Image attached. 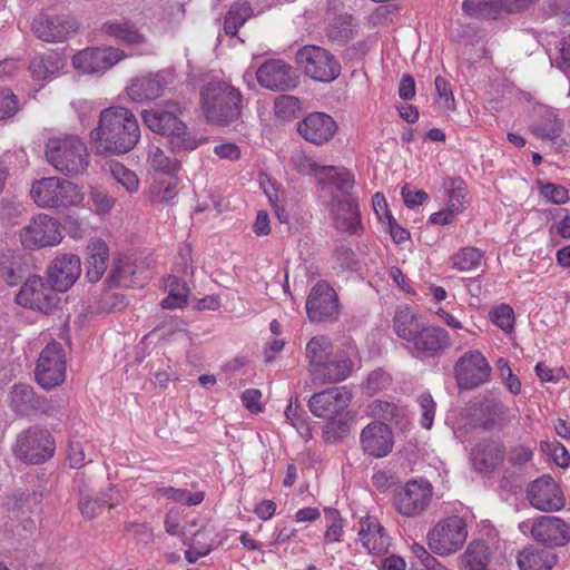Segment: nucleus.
<instances>
[{
    "label": "nucleus",
    "mask_w": 570,
    "mask_h": 570,
    "mask_svg": "<svg viewBox=\"0 0 570 570\" xmlns=\"http://www.w3.org/2000/svg\"><path fill=\"white\" fill-rule=\"evenodd\" d=\"M463 560L470 570H487L490 561L488 544L484 541H472L463 554Z\"/></svg>",
    "instance_id": "nucleus-41"
},
{
    "label": "nucleus",
    "mask_w": 570,
    "mask_h": 570,
    "mask_svg": "<svg viewBox=\"0 0 570 570\" xmlns=\"http://www.w3.org/2000/svg\"><path fill=\"white\" fill-rule=\"evenodd\" d=\"M527 498L537 510L551 512L561 510L566 500L559 484L550 475H541L527 489Z\"/></svg>",
    "instance_id": "nucleus-19"
},
{
    "label": "nucleus",
    "mask_w": 570,
    "mask_h": 570,
    "mask_svg": "<svg viewBox=\"0 0 570 570\" xmlns=\"http://www.w3.org/2000/svg\"><path fill=\"white\" fill-rule=\"evenodd\" d=\"M559 46V55L554 58L556 66L570 78V40L562 38Z\"/></svg>",
    "instance_id": "nucleus-64"
},
{
    "label": "nucleus",
    "mask_w": 570,
    "mask_h": 570,
    "mask_svg": "<svg viewBox=\"0 0 570 570\" xmlns=\"http://www.w3.org/2000/svg\"><path fill=\"white\" fill-rule=\"evenodd\" d=\"M60 67V60L53 56H36L29 65L32 77L37 80H46L55 75Z\"/></svg>",
    "instance_id": "nucleus-46"
},
{
    "label": "nucleus",
    "mask_w": 570,
    "mask_h": 570,
    "mask_svg": "<svg viewBox=\"0 0 570 570\" xmlns=\"http://www.w3.org/2000/svg\"><path fill=\"white\" fill-rule=\"evenodd\" d=\"M334 352V345L327 335L320 334L313 336L305 346V357L308 362L309 374L320 367Z\"/></svg>",
    "instance_id": "nucleus-36"
},
{
    "label": "nucleus",
    "mask_w": 570,
    "mask_h": 570,
    "mask_svg": "<svg viewBox=\"0 0 570 570\" xmlns=\"http://www.w3.org/2000/svg\"><path fill=\"white\" fill-rule=\"evenodd\" d=\"M363 451L374 458H384L393 449L394 440L391 429L383 422L367 424L360 436Z\"/></svg>",
    "instance_id": "nucleus-27"
},
{
    "label": "nucleus",
    "mask_w": 570,
    "mask_h": 570,
    "mask_svg": "<svg viewBox=\"0 0 570 570\" xmlns=\"http://www.w3.org/2000/svg\"><path fill=\"white\" fill-rule=\"evenodd\" d=\"M296 61L305 75L316 81L331 82L341 73L340 62L330 51L318 46L301 48Z\"/></svg>",
    "instance_id": "nucleus-11"
},
{
    "label": "nucleus",
    "mask_w": 570,
    "mask_h": 570,
    "mask_svg": "<svg viewBox=\"0 0 570 570\" xmlns=\"http://www.w3.org/2000/svg\"><path fill=\"white\" fill-rule=\"evenodd\" d=\"M177 179L170 175L155 181L150 189V199L155 204L171 205L177 196Z\"/></svg>",
    "instance_id": "nucleus-42"
},
{
    "label": "nucleus",
    "mask_w": 570,
    "mask_h": 570,
    "mask_svg": "<svg viewBox=\"0 0 570 570\" xmlns=\"http://www.w3.org/2000/svg\"><path fill=\"white\" fill-rule=\"evenodd\" d=\"M505 450L500 442L488 440L479 442L471 451L473 469L479 473H491L504 459Z\"/></svg>",
    "instance_id": "nucleus-30"
},
{
    "label": "nucleus",
    "mask_w": 570,
    "mask_h": 570,
    "mask_svg": "<svg viewBox=\"0 0 570 570\" xmlns=\"http://www.w3.org/2000/svg\"><path fill=\"white\" fill-rule=\"evenodd\" d=\"M330 210L333 214L334 225L337 229L356 234L363 228L360 218L358 203L352 195L343 198L333 196L330 202Z\"/></svg>",
    "instance_id": "nucleus-29"
},
{
    "label": "nucleus",
    "mask_w": 570,
    "mask_h": 570,
    "mask_svg": "<svg viewBox=\"0 0 570 570\" xmlns=\"http://www.w3.org/2000/svg\"><path fill=\"white\" fill-rule=\"evenodd\" d=\"M540 194L544 197L547 202L557 205L564 204L569 199L568 189L561 185H556L552 183L542 185L540 188Z\"/></svg>",
    "instance_id": "nucleus-61"
},
{
    "label": "nucleus",
    "mask_w": 570,
    "mask_h": 570,
    "mask_svg": "<svg viewBox=\"0 0 570 570\" xmlns=\"http://www.w3.org/2000/svg\"><path fill=\"white\" fill-rule=\"evenodd\" d=\"M81 274V262L77 255H58L48 268V277L58 292L69 289Z\"/></svg>",
    "instance_id": "nucleus-26"
},
{
    "label": "nucleus",
    "mask_w": 570,
    "mask_h": 570,
    "mask_svg": "<svg viewBox=\"0 0 570 570\" xmlns=\"http://www.w3.org/2000/svg\"><path fill=\"white\" fill-rule=\"evenodd\" d=\"M433 495V485L428 480H411L395 491L393 507L404 518H420L428 511Z\"/></svg>",
    "instance_id": "nucleus-8"
},
{
    "label": "nucleus",
    "mask_w": 570,
    "mask_h": 570,
    "mask_svg": "<svg viewBox=\"0 0 570 570\" xmlns=\"http://www.w3.org/2000/svg\"><path fill=\"white\" fill-rule=\"evenodd\" d=\"M453 372L459 389L473 390L489 381L491 366L480 351L471 350L458 358Z\"/></svg>",
    "instance_id": "nucleus-15"
},
{
    "label": "nucleus",
    "mask_w": 570,
    "mask_h": 570,
    "mask_svg": "<svg viewBox=\"0 0 570 570\" xmlns=\"http://www.w3.org/2000/svg\"><path fill=\"white\" fill-rule=\"evenodd\" d=\"M52 285L45 284L39 276H32L21 286L16 302L24 307L49 314L59 303V297Z\"/></svg>",
    "instance_id": "nucleus-18"
},
{
    "label": "nucleus",
    "mask_w": 570,
    "mask_h": 570,
    "mask_svg": "<svg viewBox=\"0 0 570 570\" xmlns=\"http://www.w3.org/2000/svg\"><path fill=\"white\" fill-rule=\"evenodd\" d=\"M301 110V101L297 97L282 95L275 99V116L284 121H289L297 117Z\"/></svg>",
    "instance_id": "nucleus-52"
},
{
    "label": "nucleus",
    "mask_w": 570,
    "mask_h": 570,
    "mask_svg": "<svg viewBox=\"0 0 570 570\" xmlns=\"http://www.w3.org/2000/svg\"><path fill=\"white\" fill-rule=\"evenodd\" d=\"M323 178L324 180L320 181V184L323 186L327 184L335 186L344 197H348V195H351L350 191L355 184L353 176L344 168L338 167H334V170L330 174H323Z\"/></svg>",
    "instance_id": "nucleus-50"
},
{
    "label": "nucleus",
    "mask_w": 570,
    "mask_h": 570,
    "mask_svg": "<svg viewBox=\"0 0 570 570\" xmlns=\"http://www.w3.org/2000/svg\"><path fill=\"white\" fill-rule=\"evenodd\" d=\"M171 82V73L161 70L132 79L126 91L131 101L146 102L161 97Z\"/></svg>",
    "instance_id": "nucleus-23"
},
{
    "label": "nucleus",
    "mask_w": 570,
    "mask_h": 570,
    "mask_svg": "<svg viewBox=\"0 0 570 570\" xmlns=\"http://www.w3.org/2000/svg\"><path fill=\"white\" fill-rule=\"evenodd\" d=\"M107 281L116 286L141 288L145 286L147 278L142 276V271L135 263L124 256L114 261Z\"/></svg>",
    "instance_id": "nucleus-31"
},
{
    "label": "nucleus",
    "mask_w": 570,
    "mask_h": 570,
    "mask_svg": "<svg viewBox=\"0 0 570 570\" xmlns=\"http://www.w3.org/2000/svg\"><path fill=\"white\" fill-rule=\"evenodd\" d=\"M18 111V98L11 90H0V120L11 118Z\"/></svg>",
    "instance_id": "nucleus-62"
},
{
    "label": "nucleus",
    "mask_w": 570,
    "mask_h": 570,
    "mask_svg": "<svg viewBox=\"0 0 570 570\" xmlns=\"http://www.w3.org/2000/svg\"><path fill=\"white\" fill-rule=\"evenodd\" d=\"M324 514L328 522L324 533L325 543L340 542L343 534V519L340 512L334 508H326Z\"/></svg>",
    "instance_id": "nucleus-55"
},
{
    "label": "nucleus",
    "mask_w": 570,
    "mask_h": 570,
    "mask_svg": "<svg viewBox=\"0 0 570 570\" xmlns=\"http://www.w3.org/2000/svg\"><path fill=\"white\" fill-rule=\"evenodd\" d=\"M541 450L550 455L552 460L561 468H567L570 463V455L560 442H541Z\"/></svg>",
    "instance_id": "nucleus-60"
},
{
    "label": "nucleus",
    "mask_w": 570,
    "mask_h": 570,
    "mask_svg": "<svg viewBox=\"0 0 570 570\" xmlns=\"http://www.w3.org/2000/svg\"><path fill=\"white\" fill-rule=\"evenodd\" d=\"M110 173L115 180L120 184L128 193H136L139 188V178L138 176L124 166L121 163H111L110 164Z\"/></svg>",
    "instance_id": "nucleus-53"
},
{
    "label": "nucleus",
    "mask_w": 570,
    "mask_h": 570,
    "mask_svg": "<svg viewBox=\"0 0 570 570\" xmlns=\"http://www.w3.org/2000/svg\"><path fill=\"white\" fill-rule=\"evenodd\" d=\"M468 538V528L459 515L440 520L428 532V546L439 556H449L459 551Z\"/></svg>",
    "instance_id": "nucleus-10"
},
{
    "label": "nucleus",
    "mask_w": 570,
    "mask_h": 570,
    "mask_svg": "<svg viewBox=\"0 0 570 570\" xmlns=\"http://www.w3.org/2000/svg\"><path fill=\"white\" fill-rule=\"evenodd\" d=\"M478 411V426L485 431L501 425L507 412L503 403L494 399H484Z\"/></svg>",
    "instance_id": "nucleus-37"
},
{
    "label": "nucleus",
    "mask_w": 570,
    "mask_h": 570,
    "mask_svg": "<svg viewBox=\"0 0 570 570\" xmlns=\"http://www.w3.org/2000/svg\"><path fill=\"white\" fill-rule=\"evenodd\" d=\"M78 22L70 16L40 13L32 20L31 29L45 42H61L78 30Z\"/></svg>",
    "instance_id": "nucleus-21"
},
{
    "label": "nucleus",
    "mask_w": 570,
    "mask_h": 570,
    "mask_svg": "<svg viewBox=\"0 0 570 570\" xmlns=\"http://www.w3.org/2000/svg\"><path fill=\"white\" fill-rule=\"evenodd\" d=\"M149 167L167 176L173 175L178 169V161L165 155L158 146H150L147 157Z\"/></svg>",
    "instance_id": "nucleus-48"
},
{
    "label": "nucleus",
    "mask_w": 570,
    "mask_h": 570,
    "mask_svg": "<svg viewBox=\"0 0 570 570\" xmlns=\"http://www.w3.org/2000/svg\"><path fill=\"white\" fill-rule=\"evenodd\" d=\"M206 119L218 126H229L240 118L243 95L226 81H210L200 91Z\"/></svg>",
    "instance_id": "nucleus-3"
},
{
    "label": "nucleus",
    "mask_w": 570,
    "mask_h": 570,
    "mask_svg": "<svg viewBox=\"0 0 570 570\" xmlns=\"http://www.w3.org/2000/svg\"><path fill=\"white\" fill-rule=\"evenodd\" d=\"M20 242L26 249L55 246L61 242L59 224L46 214H39L20 230Z\"/></svg>",
    "instance_id": "nucleus-17"
},
{
    "label": "nucleus",
    "mask_w": 570,
    "mask_h": 570,
    "mask_svg": "<svg viewBox=\"0 0 570 570\" xmlns=\"http://www.w3.org/2000/svg\"><path fill=\"white\" fill-rule=\"evenodd\" d=\"M468 202V191L466 186L461 179L452 180L451 189L449 191V202L448 206L456 210V213L461 212L464 205Z\"/></svg>",
    "instance_id": "nucleus-59"
},
{
    "label": "nucleus",
    "mask_w": 570,
    "mask_h": 570,
    "mask_svg": "<svg viewBox=\"0 0 570 570\" xmlns=\"http://www.w3.org/2000/svg\"><path fill=\"white\" fill-rule=\"evenodd\" d=\"M483 254L475 247H464L451 257L452 267L461 271L469 272L480 266Z\"/></svg>",
    "instance_id": "nucleus-47"
},
{
    "label": "nucleus",
    "mask_w": 570,
    "mask_h": 570,
    "mask_svg": "<svg viewBox=\"0 0 570 570\" xmlns=\"http://www.w3.org/2000/svg\"><path fill=\"white\" fill-rule=\"evenodd\" d=\"M556 562V553L547 549L527 547L518 556L520 570H551Z\"/></svg>",
    "instance_id": "nucleus-35"
},
{
    "label": "nucleus",
    "mask_w": 570,
    "mask_h": 570,
    "mask_svg": "<svg viewBox=\"0 0 570 570\" xmlns=\"http://www.w3.org/2000/svg\"><path fill=\"white\" fill-rule=\"evenodd\" d=\"M79 500L78 509L81 515L87 520L95 519L104 507L110 509L121 503V494L112 484H108L105 490L94 493L90 482L86 479L85 473L77 474Z\"/></svg>",
    "instance_id": "nucleus-12"
},
{
    "label": "nucleus",
    "mask_w": 570,
    "mask_h": 570,
    "mask_svg": "<svg viewBox=\"0 0 570 570\" xmlns=\"http://www.w3.org/2000/svg\"><path fill=\"white\" fill-rule=\"evenodd\" d=\"M252 14L253 9L248 2H235L232 4L224 20L225 35L234 37Z\"/></svg>",
    "instance_id": "nucleus-40"
},
{
    "label": "nucleus",
    "mask_w": 570,
    "mask_h": 570,
    "mask_svg": "<svg viewBox=\"0 0 570 570\" xmlns=\"http://www.w3.org/2000/svg\"><path fill=\"white\" fill-rule=\"evenodd\" d=\"M353 361L343 350H337L320 367L311 374L312 381L318 384H331L345 381L353 371Z\"/></svg>",
    "instance_id": "nucleus-28"
},
{
    "label": "nucleus",
    "mask_w": 570,
    "mask_h": 570,
    "mask_svg": "<svg viewBox=\"0 0 570 570\" xmlns=\"http://www.w3.org/2000/svg\"><path fill=\"white\" fill-rule=\"evenodd\" d=\"M125 58V51L119 48H87L73 55L71 62L76 69L85 73H96L112 68Z\"/></svg>",
    "instance_id": "nucleus-20"
},
{
    "label": "nucleus",
    "mask_w": 570,
    "mask_h": 570,
    "mask_svg": "<svg viewBox=\"0 0 570 570\" xmlns=\"http://www.w3.org/2000/svg\"><path fill=\"white\" fill-rule=\"evenodd\" d=\"M36 380L46 390L60 385L66 377V360L62 345L52 341L41 351L36 367Z\"/></svg>",
    "instance_id": "nucleus-13"
},
{
    "label": "nucleus",
    "mask_w": 570,
    "mask_h": 570,
    "mask_svg": "<svg viewBox=\"0 0 570 570\" xmlns=\"http://www.w3.org/2000/svg\"><path fill=\"white\" fill-rule=\"evenodd\" d=\"M419 407L421 411L420 424L422 428L430 430L433 425L436 404L429 393H423L417 397Z\"/></svg>",
    "instance_id": "nucleus-58"
},
{
    "label": "nucleus",
    "mask_w": 570,
    "mask_h": 570,
    "mask_svg": "<svg viewBox=\"0 0 570 570\" xmlns=\"http://www.w3.org/2000/svg\"><path fill=\"white\" fill-rule=\"evenodd\" d=\"M297 131L305 140L323 145L334 137L337 124L325 112H311L297 124Z\"/></svg>",
    "instance_id": "nucleus-25"
},
{
    "label": "nucleus",
    "mask_w": 570,
    "mask_h": 570,
    "mask_svg": "<svg viewBox=\"0 0 570 570\" xmlns=\"http://www.w3.org/2000/svg\"><path fill=\"white\" fill-rule=\"evenodd\" d=\"M294 164L299 173L315 175L318 183L324 180L323 174H330L334 170V166H320L313 159L305 156L294 158Z\"/></svg>",
    "instance_id": "nucleus-57"
},
{
    "label": "nucleus",
    "mask_w": 570,
    "mask_h": 570,
    "mask_svg": "<svg viewBox=\"0 0 570 570\" xmlns=\"http://www.w3.org/2000/svg\"><path fill=\"white\" fill-rule=\"evenodd\" d=\"M326 36L331 41L346 43L353 38L352 17L347 14L335 17L326 28Z\"/></svg>",
    "instance_id": "nucleus-43"
},
{
    "label": "nucleus",
    "mask_w": 570,
    "mask_h": 570,
    "mask_svg": "<svg viewBox=\"0 0 570 570\" xmlns=\"http://www.w3.org/2000/svg\"><path fill=\"white\" fill-rule=\"evenodd\" d=\"M306 313L311 322H334L340 315L338 296L325 281L317 282L306 298Z\"/></svg>",
    "instance_id": "nucleus-16"
},
{
    "label": "nucleus",
    "mask_w": 570,
    "mask_h": 570,
    "mask_svg": "<svg viewBox=\"0 0 570 570\" xmlns=\"http://www.w3.org/2000/svg\"><path fill=\"white\" fill-rule=\"evenodd\" d=\"M6 403L19 417L51 416L58 413V404L53 399L37 395L33 387L26 383L13 384L7 392Z\"/></svg>",
    "instance_id": "nucleus-9"
},
{
    "label": "nucleus",
    "mask_w": 570,
    "mask_h": 570,
    "mask_svg": "<svg viewBox=\"0 0 570 570\" xmlns=\"http://www.w3.org/2000/svg\"><path fill=\"white\" fill-rule=\"evenodd\" d=\"M157 493L173 500L178 503H184L186 505H197L202 503L204 500V493L203 492H196L190 494L185 489H175L173 487H164L157 489Z\"/></svg>",
    "instance_id": "nucleus-54"
},
{
    "label": "nucleus",
    "mask_w": 570,
    "mask_h": 570,
    "mask_svg": "<svg viewBox=\"0 0 570 570\" xmlns=\"http://www.w3.org/2000/svg\"><path fill=\"white\" fill-rule=\"evenodd\" d=\"M490 320L504 332H510L513 328L514 312L513 308L507 304H501L489 313Z\"/></svg>",
    "instance_id": "nucleus-56"
},
{
    "label": "nucleus",
    "mask_w": 570,
    "mask_h": 570,
    "mask_svg": "<svg viewBox=\"0 0 570 570\" xmlns=\"http://www.w3.org/2000/svg\"><path fill=\"white\" fill-rule=\"evenodd\" d=\"M393 331L409 344L407 347L413 354L422 357H439L452 345L451 337L444 328L428 324L409 307L396 309Z\"/></svg>",
    "instance_id": "nucleus-2"
},
{
    "label": "nucleus",
    "mask_w": 570,
    "mask_h": 570,
    "mask_svg": "<svg viewBox=\"0 0 570 570\" xmlns=\"http://www.w3.org/2000/svg\"><path fill=\"white\" fill-rule=\"evenodd\" d=\"M285 415L304 440L307 441L312 438V431L306 422L305 412L297 404V399L295 401L291 399L285 410Z\"/></svg>",
    "instance_id": "nucleus-51"
},
{
    "label": "nucleus",
    "mask_w": 570,
    "mask_h": 570,
    "mask_svg": "<svg viewBox=\"0 0 570 570\" xmlns=\"http://www.w3.org/2000/svg\"><path fill=\"white\" fill-rule=\"evenodd\" d=\"M87 277L96 283L107 269L109 248L102 239H92L87 246Z\"/></svg>",
    "instance_id": "nucleus-34"
},
{
    "label": "nucleus",
    "mask_w": 570,
    "mask_h": 570,
    "mask_svg": "<svg viewBox=\"0 0 570 570\" xmlns=\"http://www.w3.org/2000/svg\"><path fill=\"white\" fill-rule=\"evenodd\" d=\"M358 538L368 553L381 554L390 546L389 537L384 532L383 527L376 519L371 517L361 519Z\"/></svg>",
    "instance_id": "nucleus-32"
},
{
    "label": "nucleus",
    "mask_w": 570,
    "mask_h": 570,
    "mask_svg": "<svg viewBox=\"0 0 570 570\" xmlns=\"http://www.w3.org/2000/svg\"><path fill=\"white\" fill-rule=\"evenodd\" d=\"M100 30L106 37L126 46L141 45L147 40L136 24L125 18L107 20Z\"/></svg>",
    "instance_id": "nucleus-33"
},
{
    "label": "nucleus",
    "mask_w": 570,
    "mask_h": 570,
    "mask_svg": "<svg viewBox=\"0 0 570 570\" xmlns=\"http://www.w3.org/2000/svg\"><path fill=\"white\" fill-rule=\"evenodd\" d=\"M48 163L66 176H78L87 171L90 154L86 144L77 136L51 138L46 144Z\"/></svg>",
    "instance_id": "nucleus-5"
},
{
    "label": "nucleus",
    "mask_w": 570,
    "mask_h": 570,
    "mask_svg": "<svg viewBox=\"0 0 570 570\" xmlns=\"http://www.w3.org/2000/svg\"><path fill=\"white\" fill-rule=\"evenodd\" d=\"M351 401V393L345 386L330 387L314 393L308 400L309 411L321 419H333L342 413Z\"/></svg>",
    "instance_id": "nucleus-24"
},
{
    "label": "nucleus",
    "mask_w": 570,
    "mask_h": 570,
    "mask_svg": "<svg viewBox=\"0 0 570 570\" xmlns=\"http://www.w3.org/2000/svg\"><path fill=\"white\" fill-rule=\"evenodd\" d=\"M67 460L70 468L80 469L86 463L85 449L80 441L70 440L67 449Z\"/></svg>",
    "instance_id": "nucleus-63"
},
{
    "label": "nucleus",
    "mask_w": 570,
    "mask_h": 570,
    "mask_svg": "<svg viewBox=\"0 0 570 570\" xmlns=\"http://www.w3.org/2000/svg\"><path fill=\"white\" fill-rule=\"evenodd\" d=\"M183 107L176 101H167L161 108L141 112L145 125L154 132L170 137L174 151L193 150L196 141L187 131V126L180 120Z\"/></svg>",
    "instance_id": "nucleus-4"
},
{
    "label": "nucleus",
    "mask_w": 570,
    "mask_h": 570,
    "mask_svg": "<svg viewBox=\"0 0 570 570\" xmlns=\"http://www.w3.org/2000/svg\"><path fill=\"white\" fill-rule=\"evenodd\" d=\"M216 530L210 524H205L193 533L190 539L191 548L198 551V556H206L216 542Z\"/></svg>",
    "instance_id": "nucleus-49"
},
{
    "label": "nucleus",
    "mask_w": 570,
    "mask_h": 570,
    "mask_svg": "<svg viewBox=\"0 0 570 570\" xmlns=\"http://www.w3.org/2000/svg\"><path fill=\"white\" fill-rule=\"evenodd\" d=\"M21 279L20 263L11 252L0 253V282L17 285Z\"/></svg>",
    "instance_id": "nucleus-45"
},
{
    "label": "nucleus",
    "mask_w": 570,
    "mask_h": 570,
    "mask_svg": "<svg viewBox=\"0 0 570 570\" xmlns=\"http://www.w3.org/2000/svg\"><path fill=\"white\" fill-rule=\"evenodd\" d=\"M12 451L16 458L26 463L41 464L53 456L56 442L47 429L33 425L17 435Z\"/></svg>",
    "instance_id": "nucleus-7"
},
{
    "label": "nucleus",
    "mask_w": 570,
    "mask_h": 570,
    "mask_svg": "<svg viewBox=\"0 0 570 570\" xmlns=\"http://www.w3.org/2000/svg\"><path fill=\"white\" fill-rule=\"evenodd\" d=\"M497 2L499 0H464L462 9L472 17L497 19L502 13Z\"/></svg>",
    "instance_id": "nucleus-44"
},
{
    "label": "nucleus",
    "mask_w": 570,
    "mask_h": 570,
    "mask_svg": "<svg viewBox=\"0 0 570 570\" xmlns=\"http://www.w3.org/2000/svg\"><path fill=\"white\" fill-rule=\"evenodd\" d=\"M370 411L374 417L385 420L401 426L404 425V421L406 420L405 407L393 402L374 400L370 404Z\"/></svg>",
    "instance_id": "nucleus-38"
},
{
    "label": "nucleus",
    "mask_w": 570,
    "mask_h": 570,
    "mask_svg": "<svg viewBox=\"0 0 570 570\" xmlns=\"http://www.w3.org/2000/svg\"><path fill=\"white\" fill-rule=\"evenodd\" d=\"M519 529L548 547H563L570 541V525L559 517L541 515L533 522H521Z\"/></svg>",
    "instance_id": "nucleus-14"
},
{
    "label": "nucleus",
    "mask_w": 570,
    "mask_h": 570,
    "mask_svg": "<svg viewBox=\"0 0 570 570\" xmlns=\"http://www.w3.org/2000/svg\"><path fill=\"white\" fill-rule=\"evenodd\" d=\"M562 127L563 124L554 111L548 109L541 116L540 120L533 124L530 129L538 138L553 140L560 136Z\"/></svg>",
    "instance_id": "nucleus-39"
},
{
    "label": "nucleus",
    "mask_w": 570,
    "mask_h": 570,
    "mask_svg": "<svg viewBox=\"0 0 570 570\" xmlns=\"http://www.w3.org/2000/svg\"><path fill=\"white\" fill-rule=\"evenodd\" d=\"M30 196L41 208H67L79 205L83 199L76 184L60 177H43L35 180Z\"/></svg>",
    "instance_id": "nucleus-6"
},
{
    "label": "nucleus",
    "mask_w": 570,
    "mask_h": 570,
    "mask_svg": "<svg viewBox=\"0 0 570 570\" xmlns=\"http://www.w3.org/2000/svg\"><path fill=\"white\" fill-rule=\"evenodd\" d=\"M90 136L98 154L120 155L134 149L140 128L129 109L114 106L100 112L98 127Z\"/></svg>",
    "instance_id": "nucleus-1"
},
{
    "label": "nucleus",
    "mask_w": 570,
    "mask_h": 570,
    "mask_svg": "<svg viewBox=\"0 0 570 570\" xmlns=\"http://www.w3.org/2000/svg\"><path fill=\"white\" fill-rule=\"evenodd\" d=\"M256 79L262 87L272 91H288L297 85L293 68L281 59L263 62L256 71Z\"/></svg>",
    "instance_id": "nucleus-22"
}]
</instances>
